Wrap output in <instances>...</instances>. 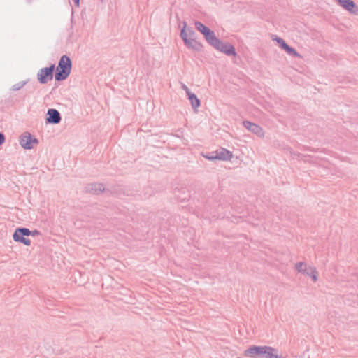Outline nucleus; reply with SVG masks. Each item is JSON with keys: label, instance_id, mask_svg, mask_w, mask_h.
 I'll return each mask as SVG.
<instances>
[{"label": "nucleus", "instance_id": "obj_7", "mask_svg": "<svg viewBox=\"0 0 358 358\" xmlns=\"http://www.w3.org/2000/svg\"><path fill=\"white\" fill-rule=\"evenodd\" d=\"M38 143V140L29 132L23 133L20 137V145L25 150H31Z\"/></svg>", "mask_w": 358, "mask_h": 358}, {"label": "nucleus", "instance_id": "obj_10", "mask_svg": "<svg viewBox=\"0 0 358 358\" xmlns=\"http://www.w3.org/2000/svg\"><path fill=\"white\" fill-rule=\"evenodd\" d=\"M62 117L60 113L55 108H49L45 116L47 124H57L60 123Z\"/></svg>", "mask_w": 358, "mask_h": 358}, {"label": "nucleus", "instance_id": "obj_4", "mask_svg": "<svg viewBox=\"0 0 358 358\" xmlns=\"http://www.w3.org/2000/svg\"><path fill=\"white\" fill-rule=\"evenodd\" d=\"M183 27L180 30V36L183 41L185 45L191 50H193L196 52H200L203 50V45L201 43L197 41L194 38H188L187 34L186 33V27L187 22L185 21L182 22Z\"/></svg>", "mask_w": 358, "mask_h": 358}, {"label": "nucleus", "instance_id": "obj_8", "mask_svg": "<svg viewBox=\"0 0 358 358\" xmlns=\"http://www.w3.org/2000/svg\"><path fill=\"white\" fill-rule=\"evenodd\" d=\"M272 40L276 41L278 46L282 50H285L289 55L293 57H301L296 49L289 45L283 38L278 37L277 35H272Z\"/></svg>", "mask_w": 358, "mask_h": 358}, {"label": "nucleus", "instance_id": "obj_25", "mask_svg": "<svg viewBox=\"0 0 358 358\" xmlns=\"http://www.w3.org/2000/svg\"><path fill=\"white\" fill-rule=\"evenodd\" d=\"M314 164H315V166H316L318 164L317 162L315 159Z\"/></svg>", "mask_w": 358, "mask_h": 358}, {"label": "nucleus", "instance_id": "obj_11", "mask_svg": "<svg viewBox=\"0 0 358 358\" xmlns=\"http://www.w3.org/2000/svg\"><path fill=\"white\" fill-rule=\"evenodd\" d=\"M344 10L353 15H358V6L352 0H335Z\"/></svg>", "mask_w": 358, "mask_h": 358}, {"label": "nucleus", "instance_id": "obj_1", "mask_svg": "<svg viewBox=\"0 0 358 358\" xmlns=\"http://www.w3.org/2000/svg\"><path fill=\"white\" fill-rule=\"evenodd\" d=\"M278 350L268 345H250L243 351V355L248 357L257 356L258 358H285Z\"/></svg>", "mask_w": 358, "mask_h": 358}, {"label": "nucleus", "instance_id": "obj_24", "mask_svg": "<svg viewBox=\"0 0 358 358\" xmlns=\"http://www.w3.org/2000/svg\"><path fill=\"white\" fill-rule=\"evenodd\" d=\"M317 271H316V270L315 269V282H316V281H317Z\"/></svg>", "mask_w": 358, "mask_h": 358}, {"label": "nucleus", "instance_id": "obj_15", "mask_svg": "<svg viewBox=\"0 0 358 358\" xmlns=\"http://www.w3.org/2000/svg\"><path fill=\"white\" fill-rule=\"evenodd\" d=\"M296 269L313 280V268L311 267L307 268L306 264L302 262L296 264Z\"/></svg>", "mask_w": 358, "mask_h": 358}, {"label": "nucleus", "instance_id": "obj_14", "mask_svg": "<svg viewBox=\"0 0 358 358\" xmlns=\"http://www.w3.org/2000/svg\"><path fill=\"white\" fill-rule=\"evenodd\" d=\"M217 160L230 161L233 157V153L229 150L220 147L215 151Z\"/></svg>", "mask_w": 358, "mask_h": 358}, {"label": "nucleus", "instance_id": "obj_9", "mask_svg": "<svg viewBox=\"0 0 358 358\" xmlns=\"http://www.w3.org/2000/svg\"><path fill=\"white\" fill-rule=\"evenodd\" d=\"M194 25L196 30L203 36V38L208 44L216 36L215 32L202 22L195 21Z\"/></svg>", "mask_w": 358, "mask_h": 358}, {"label": "nucleus", "instance_id": "obj_16", "mask_svg": "<svg viewBox=\"0 0 358 358\" xmlns=\"http://www.w3.org/2000/svg\"><path fill=\"white\" fill-rule=\"evenodd\" d=\"M188 99L190 101L191 106L194 112L198 111V108L201 106V101L197 96L193 92H188Z\"/></svg>", "mask_w": 358, "mask_h": 358}, {"label": "nucleus", "instance_id": "obj_5", "mask_svg": "<svg viewBox=\"0 0 358 358\" xmlns=\"http://www.w3.org/2000/svg\"><path fill=\"white\" fill-rule=\"evenodd\" d=\"M55 64H50L49 66L41 68L36 75L38 82L41 85L47 84L55 78Z\"/></svg>", "mask_w": 358, "mask_h": 358}, {"label": "nucleus", "instance_id": "obj_12", "mask_svg": "<svg viewBox=\"0 0 358 358\" xmlns=\"http://www.w3.org/2000/svg\"><path fill=\"white\" fill-rule=\"evenodd\" d=\"M85 189L86 192L92 193L94 194H99L101 193L108 194L110 192L109 189L104 187L103 183L99 182L88 184Z\"/></svg>", "mask_w": 358, "mask_h": 358}, {"label": "nucleus", "instance_id": "obj_21", "mask_svg": "<svg viewBox=\"0 0 358 358\" xmlns=\"http://www.w3.org/2000/svg\"><path fill=\"white\" fill-rule=\"evenodd\" d=\"M38 234H40V231L36 229H35L34 231H30V233H29V236H34L36 235H38Z\"/></svg>", "mask_w": 358, "mask_h": 358}, {"label": "nucleus", "instance_id": "obj_19", "mask_svg": "<svg viewBox=\"0 0 358 358\" xmlns=\"http://www.w3.org/2000/svg\"><path fill=\"white\" fill-rule=\"evenodd\" d=\"M203 157L210 161H215L217 160L216 155L215 154V151L208 152L206 155H203Z\"/></svg>", "mask_w": 358, "mask_h": 358}, {"label": "nucleus", "instance_id": "obj_23", "mask_svg": "<svg viewBox=\"0 0 358 358\" xmlns=\"http://www.w3.org/2000/svg\"><path fill=\"white\" fill-rule=\"evenodd\" d=\"M76 6L79 7L80 0H72Z\"/></svg>", "mask_w": 358, "mask_h": 358}, {"label": "nucleus", "instance_id": "obj_18", "mask_svg": "<svg viewBox=\"0 0 358 358\" xmlns=\"http://www.w3.org/2000/svg\"><path fill=\"white\" fill-rule=\"evenodd\" d=\"M28 81H29V80H27L22 81V82H19V83L13 85L11 87V90L17 91V90H20L28 83Z\"/></svg>", "mask_w": 358, "mask_h": 358}, {"label": "nucleus", "instance_id": "obj_22", "mask_svg": "<svg viewBox=\"0 0 358 358\" xmlns=\"http://www.w3.org/2000/svg\"><path fill=\"white\" fill-rule=\"evenodd\" d=\"M182 89L185 91L187 96H188V92H192L184 84L182 85Z\"/></svg>", "mask_w": 358, "mask_h": 358}, {"label": "nucleus", "instance_id": "obj_2", "mask_svg": "<svg viewBox=\"0 0 358 358\" xmlns=\"http://www.w3.org/2000/svg\"><path fill=\"white\" fill-rule=\"evenodd\" d=\"M72 69V61L66 55H63L57 64V66H55V80L57 82H62L66 80Z\"/></svg>", "mask_w": 358, "mask_h": 358}, {"label": "nucleus", "instance_id": "obj_17", "mask_svg": "<svg viewBox=\"0 0 358 358\" xmlns=\"http://www.w3.org/2000/svg\"><path fill=\"white\" fill-rule=\"evenodd\" d=\"M186 33L187 34L188 38H194L196 39V33L195 31L190 27H186Z\"/></svg>", "mask_w": 358, "mask_h": 358}, {"label": "nucleus", "instance_id": "obj_13", "mask_svg": "<svg viewBox=\"0 0 358 358\" xmlns=\"http://www.w3.org/2000/svg\"><path fill=\"white\" fill-rule=\"evenodd\" d=\"M243 125L248 130L251 131L252 134H256L259 137L264 136V135L263 129L259 125H258L254 122H252L248 120H244L243 122Z\"/></svg>", "mask_w": 358, "mask_h": 358}, {"label": "nucleus", "instance_id": "obj_6", "mask_svg": "<svg viewBox=\"0 0 358 358\" xmlns=\"http://www.w3.org/2000/svg\"><path fill=\"white\" fill-rule=\"evenodd\" d=\"M30 230L25 227L17 228L13 234V238L15 242L23 243L25 245H30L31 241L28 238Z\"/></svg>", "mask_w": 358, "mask_h": 358}, {"label": "nucleus", "instance_id": "obj_20", "mask_svg": "<svg viewBox=\"0 0 358 358\" xmlns=\"http://www.w3.org/2000/svg\"><path fill=\"white\" fill-rule=\"evenodd\" d=\"M5 141H6L5 135L2 132H0V146L2 145L5 143Z\"/></svg>", "mask_w": 358, "mask_h": 358}, {"label": "nucleus", "instance_id": "obj_3", "mask_svg": "<svg viewBox=\"0 0 358 358\" xmlns=\"http://www.w3.org/2000/svg\"><path fill=\"white\" fill-rule=\"evenodd\" d=\"M209 45L215 50L225 54L227 56L236 57L237 55L236 48L232 44L228 42H224L217 36L210 42Z\"/></svg>", "mask_w": 358, "mask_h": 358}]
</instances>
